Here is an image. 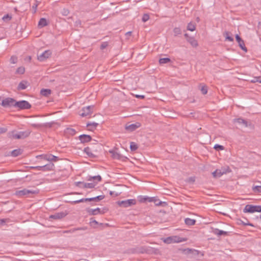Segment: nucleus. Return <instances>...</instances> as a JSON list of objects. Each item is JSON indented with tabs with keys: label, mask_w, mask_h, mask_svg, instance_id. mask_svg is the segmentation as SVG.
<instances>
[{
	"label": "nucleus",
	"mask_w": 261,
	"mask_h": 261,
	"mask_svg": "<svg viewBox=\"0 0 261 261\" xmlns=\"http://www.w3.org/2000/svg\"><path fill=\"white\" fill-rule=\"evenodd\" d=\"M31 133V131L29 129L18 132L15 130H13L8 133V137L10 139H23L29 137Z\"/></svg>",
	"instance_id": "nucleus-1"
},
{
	"label": "nucleus",
	"mask_w": 261,
	"mask_h": 261,
	"mask_svg": "<svg viewBox=\"0 0 261 261\" xmlns=\"http://www.w3.org/2000/svg\"><path fill=\"white\" fill-rule=\"evenodd\" d=\"M104 198L105 195H101L92 198H82L80 200L74 201L72 202V203L73 204H76L86 201H99L102 200Z\"/></svg>",
	"instance_id": "nucleus-2"
},
{
	"label": "nucleus",
	"mask_w": 261,
	"mask_h": 261,
	"mask_svg": "<svg viewBox=\"0 0 261 261\" xmlns=\"http://www.w3.org/2000/svg\"><path fill=\"white\" fill-rule=\"evenodd\" d=\"M15 108H17L20 110H27L31 108V105L26 100H20L16 101L15 100Z\"/></svg>",
	"instance_id": "nucleus-3"
},
{
	"label": "nucleus",
	"mask_w": 261,
	"mask_h": 261,
	"mask_svg": "<svg viewBox=\"0 0 261 261\" xmlns=\"http://www.w3.org/2000/svg\"><path fill=\"white\" fill-rule=\"evenodd\" d=\"M15 100L13 98L7 97L3 99L0 105L4 108L15 107Z\"/></svg>",
	"instance_id": "nucleus-4"
},
{
	"label": "nucleus",
	"mask_w": 261,
	"mask_h": 261,
	"mask_svg": "<svg viewBox=\"0 0 261 261\" xmlns=\"http://www.w3.org/2000/svg\"><path fill=\"white\" fill-rule=\"evenodd\" d=\"M136 203L135 199H131L119 201L118 204L120 206L123 207H127L131 205H135Z\"/></svg>",
	"instance_id": "nucleus-5"
},
{
	"label": "nucleus",
	"mask_w": 261,
	"mask_h": 261,
	"mask_svg": "<svg viewBox=\"0 0 261 261\" xmlns=\"http://www.w3.org/2000/svg\"><path fill=\"white\" fill-rule=\"evenodd\" d=\"M51 55V50H45L42 53L37 55V59L40 62H43L48 58Z\"/></svg>",
	"instance_id": "nucleus-6"
},
{
	"label": "nucleus",
	"mask_w": 261,
	"mask_h": 261,
	"mask_svg": "<svg viewBox=\"0 0 261 261\" xmlns=\"http://www.w3.org/2000/svg\"><path fill=\"white\" fill-rule=\"evenodd\" d=\"M141 125V123L139 122H137L133 124H129L128 123L126 124L125 126V129L128 132H132L139 128Z\"/></svg>",
	"instance_id": "nucleus-7"
},
{
	"label": "nucleus",
	"mask_w": 261,
	"mask_h": 261,
	"mask_svg": "<svg viewBox=\"0 0 261 261\" xmlns=\"http://www.w3.org/2000/svg\"><path fill=\"white\" fill-rule=\"evenodd\" d=\"M94 107V106H89L84 107L82 110L80 115L82 117H86L91 115L93 112Z\"/></svg>",
	"instance_id": "nucleus-8"
},
{
	"label": "nucleus",
	"mask_w": 261,
	"mask_h": 261,
	"mask_svg": "<svg viewBox=\"0 0 261 261\" xmlns=\"http://www.w3.org/2000/svg\"><path fill=\"white\" fill-rule=\"evenodd\" d=\"M33 168L43 171H51L54 170V164L51 162H49L48 164H47L45 165L36 166Z\"/></svg>",
	"instance_id": "nucleus-9"
},
{
	"label": "nucleus",
	"mask_w": 261,
	"mask_h": 261,
	"mask_svg": "<svg viewBox=\"0 0 261 261\" xmlns=\"http://www.w3.org/2000/svg\"><path fill=\"white\" fill-rule=\"evenodd\" d=\"M109 152L111 154L112 157L114 159L123 160V159L124 158L122 155L120 154L114 150H110Z\"/></svg>",
	"instance_id": "nucleus-10"
},
{
	"label": "nucleus",
	"mask_w": 261,
	"mask_h": 261,
	"mask_svg": "<svg viewBox=\"0 0 261 261\" xmlns=\"http://www.w3.org/2000/svg\"><path fill=\"white\" fill-rule=\"evenodd\" d=\"M79 140L82 143L90 142L92 140V138L90 135L83 134L79 137Z\"/></svg>",
	"instance_id": "nucleus-11"
},
{
	"label": "nucleus",
	"mask_w": 261,
	"mask_h": 261,
	"mask_svg": "<svg viewBox=\"0 0 261 261\" xmlns=\"http://www.w3.org/2000/svg\"><path fill=\"white\" fill-rule=\"evenodd\" d=\"M255 205L247 204L245 206L243 210L244 213H253L256 212L255 210Z\"/></svg>",
	"instance_id": "nucleus-12"
},
{
	"label": "nucleus",
	"mask_w": 261,
	"mask_h": 261,
	"mask_svg": "<svg viewBox=\"0 0 261 261\" xmlns=\"http://www.w3.org/2000/svg\"><path fill=\"white\" fill-rule=\"evenodd\" d=\"M212 232L219 237V236H228V231H224V230H220L218 228H214L212 230Z\"/></svg>",
	"instance_id": "nucleus-13"
},
{
	"label": "nucleus",
	"mask_w": 261,
	"mask_h": 261,
	"mask_svg": "<svg viewBox=\"0 0 261 261\" xmlns=\"http://www.w3.org/2000/svg\"><path fill=\"white\" fill-rule=\"evenodd\" d=\"M226 173V172L224 169H216L212 173V175L214 178H219Z\"/></svg>",
	"instance_id": "nucleus-14"
},
{
	"label": "nucleus",
	"mask_w": 261,
	"mask_h": 261,
	"mask_svg": "<svg viewBox=\"0 0 261 261\" xmlns=\"http://www.w3.org/2000/svg\"><path fill=\"white\" fill-rule=\"evenodd\" d=\"M87 212L90 215H97L98 214L102 213L100 208L98 207L95 209L89 208L87 210Z\"/></svg>",
	"instance_id": "nucleus-15"
},
{
	"label": "nucleus",
	"mask_w": 261,
	"mask_h": 261,
	"mask_svg": "<svg viewBox=\"0 0 261 261\" xmlns=\"http://www.w3.org/2000/svg\"><path fill=\"white\" fill-rule=\"evenodd\" d=\"M236 39L241 49H247V48L245 47L244 41L242 39L239 35L237 34L236 35Z\"/></svg>",
	"instance_id": "nucleus-16"
},
{
	"label": "nucleus",
	"mask_w": 261,
	"mask_h": 261,
	"mask_svg": "<svg viewBox=\"0 0 261 261\" xmlns=\"http://www.w3.org/2000/svg\"><path fill=\"white\" fill-rule=\"evenodd\" d=\"M65 216V215L64 213L61 212V213H56L54 215H51L49 216V218L51 219H54L55 220H58L62 219V218L64 217Z\"/></svg>",
	"instance_id": "nucleus-17"
},
{
	"label": "nucleus",
	"mask_w": 261,
	"mask_h": 261,
	"mask_svg": "<svg viewBox=\"0 0 261 261\" xmlns=\"http://www.w3.org/2000/svg\"><path fill=\"white\" fill-rule=\"evenodd\" d=\"M233 122L234 123H237L239 124L243 125L245 127L248 126V122L247 121H246L245 119L239 118L237 119H234L233 120Z\"/></svg>",
	"instance_id": "nucleus-18"
},
{
	"label": "nucleus",
	"mask_w": 261,
	"mask_h": 261,
	"mask_svg": "<svg viewBox=\"0 0 261 261\" xmlns=\"http://www.w3.org/2000/svg\"><path fill=\"white\" fill-rule=\"evenodd\" d=\"M47 24L48 23L47 22L46 19L44 18H42L40 19L38 25L39 28H42L44 27L47 25Z\"/></svg>",
	"instance_id": "nucleus-19"
},
{
	"label": "nucleus",
	"mask_w": 261,
	"mask_h": 261,
	"mask_svg": "<svg viewBox=\"0 0 261 261\" xmlns=\"http://www.w3.org/2000/svg\"><path fill=\"white\" fill-rule=\"evenodd\" d=\"M28 82L25 81H22L19 83L18 85V90H24L27 88Z\"/></svg>",
	"instance_id": "nucleus-20"
},
{
	"label": "nucleus",
	"mask_w": 261,
	"mask_h": 261,
	"mask_svg": "<svg viewBox=\"0 0 261 261\" xmlns=\"http://www.w3.org/2000/svg\"><path fill=\"white\" fill-rule=\"evenodd\" d=\"M84 151L89 157L94 158L95 156V155L91 152V149L89 147H85L84 149Z\"/></svg>",
	"instance_id": "nucleus-21"
},
{
	"label": "nucleus",
	"mask_w": 261,
	"mask_h": 261,
	"mask_svg": "<svg viewBox=\"0 0 261 261\" xmlns=\"http://www.w3.org/2000/svg\"><path fill=\"white\" fill-rule=\"evenodd\" d=\"M101 177L100 175L94 176H89L88 178V181L94 180L95 182L100 181L101 180Z\"/></svg>",
	"instance_id": "nucleus-22"
},
{
	"label": "nucleus",
	"mask_w": 261,
	"mask_h": 261,
	"mask_svg": "<svg viewBox=\"0 0 261 261\" xmlns=\"http://www.w3.org/2000/svg\"><path fill=\"white\" fill-rule=\"evenodd\" d=\"M51 94V90L48 89H42L40 91V94L42 96L47 97Z\"/></svg>",
	"instance_id": "nucleus-23"
},
{
	"label": "nucleus",
	"mask_w": 261,
	"mask_h": 261,
	"mask_svg": "<svg viewBox=\"0 0 261 261\" xmlns=\"http://www.w3.org/2000/svg\"><path fill=\"white\" fill-rule=\"evenodd\" d=\"M22 150L20 148L14 149L11 152V155L13 157H16L22 153Z\"/></svg>",
	"instance_id": "nucleus-24"
},
{
	"label": "nucleus",
	"mask_w": 261,
	"mask_h": 261,
	"mask_svg": "<svg viewBox=\"0 0 261 261\" xmlns=\"http://www.w3.org/2000/svg\"><path fill=\"white\" fill-rule=\"evenodd\" d=\"M185 222L186 225L189 226H192L195 225L196 223V220L194 219H192L189 218H187L185 219Z\"/></svg>",
	"instance_id": "nucleus-25"
},
{
	"label": "nucleus",
	"mask_w": 261,
	"mask_h": 261,
	"mask_svg": "<svg viewBox=\"0 0 261 261\" xmlns=\"http://www.w3.org/2000/svg\"><path fill=\"white\" fill-rule=\"evenodd\" d=\"M149 198H151V199H150L151 201H148V202H154V204L156 206H159L162 204V201H161L159 199H158L155 197H149Z\"/></svg>",
	"instance_id": "nucleus-26"
},
{
	"label": "nucleus",
	"mask_w": 261,
	"mask_h": 261,
	"mask_svg": "<svg viewBox=\"0 0 261 261\" xmlns=\"http://www.w3.org/2000/svg\"><path fill=\"white\" fill-rule=\"evenodd\" d=\"M179 238H177L176 237H174V238L172 237H168L165 240V242H167L168 243H170L172 242V241L173 240V241L174 242H180V240H179Z\"/></svg>",
	"instance_id": "nucleus-27"
},
{
	"label": "nucleus",
	"mask_w": 261,
	"mask_h": 261,
	"mask_svg": "<svg viewBox=\"0 0 261 261\" xmlns=\"http://www.w3.org/2000/svg\"><path fill=\"white\" fill-rule=\"evenodd\" d=\"M97 182L95 181L90 183H85L84 184V188L92 189L94 188Z\"/></svg>",
	"instance_id": "nucleus-28"
},
{
	"label": "nucleus",
	"mask_w": 261,
	"mask_h": 261,
	"mask_svg": "<svg viewBox=\"0 0 261 261\" xmlns=\"http://www.w3.org/2000/svg\"><path fill=\"white\" fill-rule=\"evenodd\" d=\"M39 193V190L38 189H26V195L29 196L30 194H36Z\"/></svg>",
	"instance_id": "nucleus-29"
},
{
	"label": "nucleus",
	"mask_w": 261,
	"mask_h": 261,
	"mask_svg": "<svg viewBox=\"0 0 261 261\" xmlns=\"http://www.w3.org/2000/svg\"><path fill=\"white\" fill-rule=\"evenodd\" d=\"M15 195L19 197H21L26 195V189H23L21 190L16 191L15 192Z\"/></svg>",
	"instance_id": "nucleus-30"
},
{
	"label": "nucleus",
	"mask_w": 261,
	"mask_h": 261,
	"mask_svg": "<svg viewBox=\"0 0 261 261\" xmlns=\"http://www.w3.org/2000/svg\"><path fill=\"white\" fill-rule=\"evenodd\" d=\"M188 42L191 44L193 47H196L198 45L197 41L193 38H190Z\"/></svg>",
	"instance_id": "nucleus-31"
},
{
	"label": "nucleus",
	"mask_w": 261,
	"mask_h": 261,
	"mask_svg": "<svg viewBox=\"0 0 261 261\" xmlns=\"http://www.w3.org/2000/svg\"><path fill=\"white\" fill-rule=\"evenodd\" d=\"M195 23L193 22H190L188 24L187 30L190 31H194L195 30Z\"/></svg>",
	"instance_id": "nucleus-32"
},
{
	"label": "nucleus",
	"mask_w": 261,
	"mask_h": 261,
	"mask_svg": "<svg viewBox=\"0 0 261 261\" xmlns=\"http://www.w3.org/2000/svg\"><path fill=\"white\" fill-rule=\"evenodd\" d=\"M231 33L229 32H225L224 33V36L225 38V40H228L229 41H232L233 40V38L230 36Z\"/></svg>",
	"instance_id": "nucleus-33"
},
{
	"label": "nucleus",
	"mask_w": 261,
	"mask_h": 261,
	"mask_svg": "<svg viewBox=\"0 0 261 261\" xmlns=\"http://www.w3.org/2000/svg\"><path fill=\"white\" fill-rule=\"evenodd\" d=\"M98 123L96 122L88 123L87 126L89 127V129L92 130L93 129L95 128L98 125Z\"/></svg>",
	"instance_id": "nucleus-34"
},
{
	"label": "nucleus",
	"mask_w": 261,
	"mask_h": 261,
	"mask_svg": "<svg viewBox=\"0 0 261 261\" xmlns=\"http://www.w3.org/2000/svg\"><path fill=\"white\" fill-rule=\"evenodd\" d=\"M170 61H171V60L169 58H161L159 60V63L160 64H164L169 63Z\"/></svg>",
	"instance_id": "nucleus-35"
},
{
	"label": "nucleus",
	"mask_w": 261,
	"mask_h": 261,
	"mask_svg": "<svg viewBox=\"0 0 261 261\" xmlns=\"http://www.w3.org/2000/svg\"><path fill=\"white\" fill-rule=\"evenodd\" d=\"M150 199H151V198H149L148 196H141L139 197V200L141 202H144L148 201H151Z\"/></svg>",
	"instance_id": "nucleus-36"
},
{
	"label": "nucleus",
	"mask_w": 261,
	"mask_h": 261,
	"mask_svg": "<svg viewBox=\"0 0 261 261\" xmlns=\"http://www.w3.org/2000/svg\"><path fill=\"white\" fill-rule=\"evenodd\" d=\"M40 156L44 160H45L48 161L50 162V160H51V154H41L40 155Z\"/></svg>",
	"instance_id": "nucleus-37"
},
{
	"label": "nucleus",
	"mask_w": 261,
	"mask_h": 261,
	"mask_svg": "<svg viewBox=\"0 0 261 261\" xmlns=\"http://www.w3.org/2000/svg\"><path fill=\"white\" fill-rule=\"evenodd\" d=\"M138 146L136 143H135L134 142H130V149L132 151H135L138 149Z\"/></svg>",
	"instance_id": "nucleus-38"
},
{
	"label": "nucleus",
	"mask_w": 261,
	"mask_h": 261,
	"mask_svg": "<svg viewBox=\"0 0 261 261\" xmlns=\"http://www.w3.org/2000/svg\"><path fill=\"white\" fill-rule=\"evenodd\" d=\"M24 71H25V69L23 67H19L17 69L16 71V73H18V74H22L24 73Z\"/></svg>",
	"instance_id": "nucleus-39"
},
{
	"label": "nucleus",
	"mask_w": 261,
	"mask_h": 261,
	"mask_svg": "<svg viewBox=\"0 0 261 261\" xmlns=\"http://www.w3.org/2000/svg\"><path fill=\"white\" fill-rule=\"evenodd\" d=\"M173 32L175 36L181 34V30L179 28H175L173 30Z\"/></svg>",
	"instance_id": "nucleus-40"
},
{
	"label": "nucleus",
	"mask_w": 261,
	"mask_h": 261,
	"mask_svg": "<svg viewBox=\"0 0 261 261\" xmlns=\"http://www.w3.org/2000/svg\"><path fill=\"white\" fill-rule=\"evenodd\" d=\"M17 62V57L15 56H12L10 58V62L12 64H15Z\"/></svg>",
	"instance_id": "nucleus-41"
},
{
	"label": "nucleus",
	"mask_w": 261,
	"mask_h": 261,
	"mask_svg": "<svg viewBox=\"0 0 261 261\" xmlns=\"http://www.w3.org/2000/svg\"><path fill=\"white\" fill-rule=\"evenodd\" d=\"M187 182L189 183H194L195 181V176H191L188 178L186 180Z\"/></svg>",
	"instance_id": "nucleus-42"
},
{
	"label": "nucleus",
	"mask_w": 261,
	"mask_h": 261,
	"mask_svg": "<svg viewBox=\"0 0 261 261\" xmlns=\"http://www.w3.org/2000/svg\"><path fill=\"white\" fill-rule=\"evenodd\" d=\"M149 19V16L148 14H144L143 15V17H142V21L143 22H146L147 21V20H148Z\"/></svg>",
	"instance_id": "nucleus-43"
},
{
	"label": "nucleus",
	"mask_w": 261,
	"mask_h": 261,
	"mask_svg": "<svg viewBox=\"0 0 261 261\" xmlns=\"http://www.w3.org/2000/svg\"><path fill=\"white\" fill-rule=\"evenodd\" d=\"M200 90L203 94H206L207 92V87L205 86L201 87Z\"/></svg>",
	"instance_id": "nucleus-44"
},
{
	"label": "nucleus",
	"mask_w": 261,
	"mask_h": 261,
	"mask_svg": "<svg viewBox=\"0 0 261 261\" xmlns=\"http://www.w3.org/2000/svg\"><path fill=\"white\" fill-rule=\"evenodd\" d=\"M253 190L255 192H257L258 193H261V186H256L253 188Z\"/></svg>",
	"instance_id": "nucleus-45"
},
{
	"label": "nucleus",
	"mask_w": 261,
	"mask_h": 261,
	"mask_svg": "<svg viewBox=\"0 0 261 261\" xmlns=\"http://www.w3.org/2000/svg\"><path fill=\"white\" fill-rule=\"evenodd\" d=\"M215 149L216 150H222L224 149V147L222 146V145H219V144H216L215 146H214V147Z\"/></svg>",
	"instance_id": "nucleus-46"
},
{
	"label": "nucleus",
	"mask_w": 261,
	"mask_h": 261,
	"mask_svg": "<svg viewBox=\"0 0 261 261\" xmlns=\"http://www.w3.org/2000/svg\"><path fill=\"white\" fill-rule=\"evenodd\" d=\"M10 222L9 219H0V225H3L4 224L6 223H8Z\"/></svg>",
	"instance_id": "nucleus-47"
},
{
	"label": "nucleus",
	"mask_w": 261,
	"mask_h": 261,
	"mask_svg": "<svg viewBox=\"0 0 261 261\" xmlns=\"http://www.w3.org/2000/svg\"><path fill=\"white\" fill-rule=\"evenodd\" d=\"M85 228L81 227V228H76V229H71L70 230H67V231H65V232H66V233L74 232L77 230H85Z\"/></svg>",
	"instance_id": "nucleus-48"
},
{
	"label": "nucleus",
	"mask_w": 261,
	"mask_h": 261,
	"mask_svg": "<svg viewBox=\"0 0 261 261\" xmlns=\"http://www.w3.org/2000/svg\"><path fill=\"white\" fill-rule=\"evenodd\" d=\"M67 130L68 133L72 135H73L75 134V130L73 128H68Z\"/></svg>",
	"instance_id": "nucleus-49"
},
{
	"label": "nucleus",
	"mask_w": 261,
	"mask_h": 261,
	"mask_svg": "<svg viewBox=\"0 0 261 261\" xmlns=\"http://www.w3.org/2000/svg\"><path fill=\"white\" fill-rule=\"evenodd\" d=\"M108 46V43L107 42H102L100 46V49H105Z\"/></svg>",
	"instance_id": "nucleus-50"
},
{
	"label": "nucleus",
	"mask_w": 261,
	"mask_h": 261,
	"mask_svg": "<svg viewBox=\"0 0 261 261\" xmlns=\"http://www.w3.org/2000/svg\"><path fill=\"white\" fill-rule=\"evenodd\" d=\"M62 13L64 16H67L69 14V11L68 9H63L62 12Z\"/></svg>",
	"instance_id": "nucleus-51"
},
{
	"label": "nucleus",
	"mask_w": 261,
	"mask_h": 261,
	"mask_svg": "<svg viewBox=\"0 0 261 261\" xmlns=\"http://www.w3.org/2000/svg\"><path fill=\"white\" fill-rule=\"evenodd\" d=\"M51 160H50V162H51V161L56 162L59 160V158L58 156L54 155L53 154H51Z\"/></svg>",
	"instance_id": "nucleus-52"
},
{
	"label": "nucleus",
	"mask_w": 261,
	"mask_h": 261,
	"mask_svg": "<svg viewBox=\"0 0 261 261\" xmlns=\"http://www.w3.org/2000/svg\"><path fill=\"white\" fill-rule=\"evenodd\" d=\"M11 19V16H10L9 14H7L6 15H5L3 17V19L4 20H10Z\"/></svg>",
	"instance_id": "nucleus-53"
},
{
	"label": "nucleus",
	"mask_w": 261,
	"mask_h": 261,
	"mask_svg": "<svg viewBox=\"0 0 261 261\" xmlns=\"http://www.w3.org/2000/svg\"><path fill=\"white\" fill-rule=\"evenodd\" d=\"M90 224L92 225L93 224H98V222L95 220H94L93 218H91L90 219Z\"/></svg>",
	"instance_id": "nucleus-54"
},
{
	"label": "nucleus",
	"mask_w": 261,
	"mask_h": 261,
	"mask_svg": "<svg viewBox=\"0 0 261 261\" xmlns=\"http://www.w3.org/2000/svg\"><path fill=\"white\" fill-rule=\"evenodd\" d=\"M252 82L255 83V82H258L259 83H261V79L259 77H256L255 78L254 80L252 81Z\"/></svg>",
	"instance_id": "nucleus-55"
},
{
	"label": "nucleus",
	"mask_w": 261,
	"mask_h": 261,
	"mask_svg": "<svg viewBox=\"0 0 261 261\" xmlns=\"http://www.w3.org/2000/svg\"><path fill=\"white\" fill-rule=\"evenodd\" d=\"M85 182H84L82 181H78V182H76L75 183V184H76V186H77L81 187L82 185V186L84 187V184H85Z\"/></svg>",
	"instance_id": "nucleus-56"
},
{
	"label": "nucleus",
	"mask_w": 261,
	"mask_h": 261,
	"mask_svg": "<svg viewBox=\"0 0 261 261\" xmlns=\"http://www.w3.org/2000/svg\"><path fill=\"white\" fill-rule=\"evenodd\" d=\"M256 212H261V205H255Z\"/></svg>",
	"instance_id": "nucleus-57"
},
{
	"label": "nucleus",
	"mask_w": 261,
	"mask_h": 261,
	"mask_svg": "<svg viewBox=\"0 0 261 261\" xmlns=\"http://www.w3.org/2000/svg\"><path fill=\"white\" fill-rule=\"evenodd\" d=\"M38 4L37 3H36V4H34V5L33 6V7H32V9H33V10H34V13H36V12L37 8V7H38Z\"/></svg>",
	"instance_id": "nucleus-58"
},
{
	"label": "nucleus",
	"mask_w": 261,
	"mask_h": 261,
	"mask_svg": "<svg viewBox=\"0 0 261 261\" xmlns=\"http://www.w3.org/2000/svg\"><path fill=\"white\" fill-rule=\"evenodd\" d=\"M7 131V129L4 127H0V134H3Z\"/></svg>",
	"instance_id": "nucleus-59"
},
{
	"label": "nucleus",
	"mask_w": 261,
	"mask_h": 261,
	"mask_svg": "<svg viewBox=\"0 0 261 261\" xmlns=\"http://www.w3.org/2000/svg\"><path fill=\"white\" fill-rule=\"evenodd\" d=\"M135 96L137 98H141V99H143L145 97V96L144 95H136Z\"/></svg>",
	"instance_id": "nucleus-60"
},
{
	"label": "nucleus",
	"mask_w": 261,
	"mask_h": 261,
	"mask_svg": "<svg viewBox=\"0 0 261 261\" xmlns=\"http://www.w3.org/2000/svg\"><path fill=\"white\" fill-rule=\"evenodd\" d=\"M132 34V32L131 31H129L125 33V36H126L127 38H128V37L131 36Z\"/></svg>",
	"instance_id": "nucleus-61"
},
{
	"label": "nucleus",
	"mask_w": 261,
	"mask_h": 261,
	"mask_svg": "<svg viewBox=\"0 0 261 261\" xmlns=\"http://www.w3.org/2000/svg\"><path fill=\"white\" fill-rule=\"evenodd\" d=\"M31 125L32 126H33L34 127H40L41 126L39 124H32Z\"/></svg>",
	"instance_id": "nucleus-62"
},
{
	"label": "nucleus",
	"mask_w": 261,
	"mask_h": 261,
	"mask_svg": "<svg viewBox=\"0 0 261 261\" xmlns=\"http://www.w3.org/2000/svg\"><path fill=\"white\" fill-rule=\"evenodd\" d=\"M242 223H243V224L244 225H250V226H253L252 224H250V223H244L242 222Z\"/></svg>",
	"instance_id": "nucleus-63"
},
{
	"label": "nucleus",
	"mask_w": 261,
	"mask_h": 261,
	"mask_svg": "<svg viewBox=\"0 0 261 261\" xmlns=\"http://www.w3.org/2000/svg\"><path fill=\"white\" fill-rule=\"evenodd\" d=\"M113 192L112 191H110V194L111 195H113Z\"/></svg>",
	"instance_id": "nucleus-64"
}]
</instances>
